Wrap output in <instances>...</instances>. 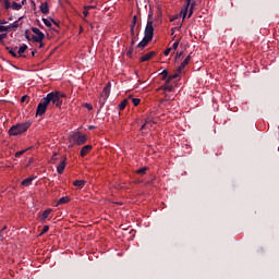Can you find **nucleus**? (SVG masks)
Segmentation results:
<instances>
[{"label":"nucleus","instance_id":"obj_1","mask_svg":"<svg viewBox=\"0 0 279 279\" xmlns=\"http://www.w3.org/2000/svg\"><path fill=\"white\" fill-rule=\"evenodd\" d=\"M62 97H65V95L61 92H52L49 93L44 99L48 105L53 104L54 106L60 107V105L62 104Z\"/></svg>","mask_w":279,"mask_h":279},{"label":"nucleus","instance_id":"obj_2","mask_svg":"<svg viewBox=\"0 0 279 279\" xmlns=\"http://www.w3.org/2000/svg\"><path fill=\"white\" fill-rule=\"evenodd\" d=\"M27 130H29V122L13 125L9 130V134H10V136H19V134H23V133L27 132Z\"/></svg>","mask_w":279,"mask_h":279},{"label":"nucleus","instance_id":"obj_3","mask_svg":"<svg viewBox=\"0 0 279 279\" xmlns=\"http://www.w3.org/2000/svg\"><path fill=\"white\" fill-rule=\"evenodd\" d=\"M111 84L108 83L102 90V94L100 95V99H99V104H100V108H104V106H106V101H108V97H110V88H111Z\"/></svg>","mask_w":279,"mask_h":279},{"label":"nucleus","instance_id":"obj_4","mask_svg":"<svg viewBox=\"0 0 279 279\" xmlns=\"http://www.w3.org/2000/svg\"><path fill=\"white\" fill-rule=\"evenodd\" d=\"M32 32L34 34L32 36V39L34 40V43H40L39 47H43V40H45V34L40 32V29L37 27H33Z\"/></svg>","mask_w":279,"mask_h":279},{"label":"nucleus","instance_id":"obj_5","mask_svg":"<svg viewBox=\"0 0 279 279\" xmlns=\"http://www.w3.org/2000/svg\"><path fill=\"white\" fill-rule=\"evenodd\" d=\"M144 37L150 38V40H154V21L148 20L145 31H144Z\"/></svg>","mask_w":279,"mask_h":279},{"label":"nucleus","instance_id":"obj_6","mask_svg":"<svg viewBox=\"0 0 279 279\" xmlns=\"http://www.w3.org/2000/svg\"><path fill=\"white\" fill-rule=\"evenodd\" d=\"M195 5H197V2L195 0H190V2L185 1L184 8L181 10V15L183 16V20L186 19V14H189V9H195Z\"/></svg>","mask_w":279,"mask_h":279},{"label":"nucleus","instance_id":"obj_7","mask_svg":"<svg viewBox=\"0 0 279 279\" xmlns=\"http://www.w3.org/2000/svg\"><path fill=\"white\" fill-rule=\"evenodd\" d=\"M72 141H73L74 145H84V143H86V141H87V137L84 134L74 133L72 135Z\"/></svg>","mask_w":279,"mask_h":279},{"label":"nucleus","instance_id":"obj_8","mask_svg":"<svg viewBox=\"0 0 279 279\" xmlns=\"http://www.w3.org/2000/svg\"><path fill=\"white\" fill-rule=\"evenodd\" d=\"M47 106H49L48 102H46L45 98L39 102V105L37 106V112L36 114H38L39 117H43V114H45V112H47Z\"/></svg>","mask_w":279,"mask_h":279},{"label":"nucleus","instance_id":"obj_9","mask_svg":"<svg viewBox=\"0 0 279 279\" xmlns=\"http://www.w3.org/2000/svg\"><path fill=\"white\" fill-rule=\"evenodd\" d=\"M191 63V53L183 60V62L179 65L178 72L182 73L184 69H186L187 64Z\"/></svg>","mask_w":279,"mask_h":279},{"label":"nucleus","instance_id":"obj_10","mask_svg":"<svg viewBox=\"0 0 279 279\" xmlns=\"http://www.w3.org/2000/svg\"><path fill=\"white\" fill-rule=\"evenodd\" d=\"M154 56H156V51H150V52L142 56L140 58V62H149V60H151V58H154Z\"/></svg>","mask_w":279,"mask_h":279},{"label":"nucleus","instance_id":"obj_11","mask_svg":"<svg viewBox=\"0 0 279 279\" xmlns=\"http://www.w3.org/2000/svg\"><path fill=\"white\" fill-rule=\"evenodd\" d=\"M93 149V145H85L82 147L81 151H80V156L82 158H84V156H86L87 154L90 153V150Z\"/></svg>","mask_w":279,"mask_h":279},{"label":"nucleus","instance_id":"obj_12","mask_svg":"<svg viewBox=\"0 0 279 279\" xmlns=\"http://www.w3.org/2000/svg\"><path fill=\"white\" fill-rule=\"evenodd\" d=\"M149 43H151V39L144 36V38L141 40V43L137 45V47L140 49H145V47H147V45H149Z\"/></svg>","mask_w":279,"mask_h":279},{"label":"nucleus","instance_id":"obj_13","mask_svg":"<svg viewBox=\"0 0 279 279\" xmlns=\"http://www.w3.org/2000/svg\"><path fill=\"white\" fill-rule=\"evenodd\" d=\"M39 10L43 14H49V3L43 2L39 7Z\"/></svg>","mask_w":279,"mask_h":279},{"label":"nucleus","instance_id":"obj_14","mask_svg":"<svg viewBox=\"0 0 279 279\" xmlns=\"http://www.w3.org/2000/svg\"><path fill=\"white\" fill-rule=\"evenodd\" d=\"M34 180H36V177H29L27 179H24L22 181V186H32V182H34Z\"/></svg>","mask_w":279,"mask_h":279},{"label":"nucleus","instance_id":"obj_15","mask_svg":"<svg viewBox=\"0 0 279 279\" xmlns=\"http://www.w3.org/2000/svg\"><path fill=\"white\" fill-rule=\"evenodd\" d=\"M44 24L46 27H51V25H58L53 19L48 17V19H43Z\"/></svg>","mask_w":279,"mask_h":279},{"label":"nucleus","instance_id":"obj_16","mask_svg":"<svg viewBox=\"0 0 279 279\" xmlns=\"http://www.w3.org/2000/svg\"><path fill=\"white\" fill-rule=\"evenodd\" d=\"M159 90H167L168 93H172L173 92V85H169V82L167 83L166 81V84H163Z\"/></svg>","mask_w":279,"mask_h":279},{"label":"nucleus","instance_id":"obj_17","mask_svg":"<svg viewBox=\"0 0 279 279\" xmlns=\"http://www.w3.org/2000/svg\"><path fill=\"white\" fill-rule=\"evenodd\" d=\"M84 184H86L85 180H76L73 182V186H75L76 189H83Z\"/></svg>","mask_w":279,"mask_h":279},{"label":"nucleus","instance_id":"obj_18","mask_svg":"<svg viewBox=\"0 0 279 279\" xmlns=\"http://www.w3.org/2000/svg\"><path fill=\"white\" fill-rule=\"evenodd\" d=\"M71 202V198L69 196H63L57 202V206H60L61 204H69Z\"/></svg>","mask_w":279,"mask_h":279},{"label":"nucleus","instance_id":"obj_19","mask_svg":"<svg viewBox=\"0 0 279 279\" xmlns=\"http://www.w3.org/2000/svg\"><path fill=\"white\" fill-rule=\"evenodd\" d=\"M49 215H51V209H46L40 216V221H45L46 219H48Z\"/></svg>","mask_w":279,"mask_h":279},{"label":"nucleus","instance_id":"obj_20","mask_svg":"<svg viewBox=\"0 0 279 279\" xmlns=\"http://www.w3.org/2000/svg\"><path fill=\"white\" fill-rule=\"evenodd\" d=\"M66 167V163L64 161H61L59 166L57 167L58 173H64V168Z\"/></svg>","mask_w":279,"mask_h":279},{"label":"nucleus","instance_id":"obj_21","mask_svg":"<svg viewBox=\"0 0 279 279\" xmlns=\"http://www.w3.org/2000/svg\"><path fill=\"white\" fill-rule=\"evenodd\" d=\"M128 106V99H124L121 101V104L118 106L119 110L122 111V110H125Z\"/></svg>","mask_w":279,"mask_h":279},{"label":"nucleus","instance_id":"obj_22","mask_svg":"<svg viewBox=\"0 0 279 279\" xmlns=\"http://www.w3.org/2000/svg\"><path fill=\"white\" fill-rule=\"evenodd\" d=\"M147 167H142L141 169L136 170L135 173L138 175H145V173H147Z\"/></svg>","mask_w":279,"mask_h":279},{"label":"nucleus","instance_id":"obj_23","mask_svg":"<svg viewBox=\"0 0 279 279\" xmlns=\"http://www.w3.org/2000/svg\"><path fill=\"white\" fill-rule=\"evenodd\" d=\"M177 77H180V72L178 73H174L172 75H169L168 78H167V83L173 81V80H177Z\"/></svg>","mask_w":279,"mask_h":279},{"label":"nucleus","instance_id":"obj_24","mask_svg":"<svg viewBox=\"0 0 279 279\" xmlns=\"http://www.w3.org/2000/svg\"><path fill=\"white\" fill-rule=\"evenodd\" d=\"M23 3H24V1H22L21 4H20V3H16V2H13V3H12L13 10H21V9L23 8Z\"/></svg>","mask_w":279,"mask_h":279},{"label":"nucleus","instance_id":"obj_25","mask_svg":"<svg viewBox=\"0 0 279 279\" xmlns=\"http://www.w3.org/2000/svg\"><path fill=\"white\" fill-rule=\"evenodd\" d=\"M25 51H27V46L26 45L20 47L17 53H19V56H23L25 53Z\"/></svg>","mask_w":279,"mask_h":279},{"label":"nucleus","instance_id":"obj_26","mask_svg":"<svg viewBox=\"0 0 279 279\" xmlns=\"http://www.w3.org/2000/svg\"><path fill=\"white\" fill-rule=\"evenodd\" d=\"M160 75H162V80L165 81V80H167V77L169 78V71L163 70V71L160 73Z\"/></svg>","mask_w":279,"mask_h":279},{"label":"nucleus","instance_id":"obj_27","mask_svg":"<svg viewBox=\"0 0 279 279\" xmlns=\"http://www.w3.org/2000/svg\"><path fill=\"white\" fill-rule=\"evenodd\" d=\"M137 21H138V16L134 15L133 19H132L131 27H136Z\"/></svg>","mask_w":279,"mask_h":279},{"label":"nucleus","instance_id":"obj_28","mask_svg":"<svg viewBox=\"0 0 279 279\" xmlns=\"http://www.w3.org/2000/svg\"><path fill=\"white\" fill-rule=\"evenodd\" d=\"M16 27H19V21H15L14 23L9 25V29H14Z\"/></svg>","mask_w":279,"mask_h":279},{"label":"nucleus","instance_id":"obj_29","mask_svg":"<svg viewBox=\"0 0 279 279\" xmlns=\"http://www.w3.org/2000/svg\"><path fill=\"white\" fill-rule=\"evenodd\" d=\"M47 232H49V226H45V227L43 228V231L40 232L39 236H43V234H45V233H47Z\"/></svg>","mask_w":279,"mask_h":279},{"label":"nucleus","instance_id":"obj_30","mask_svg":"<svg viewBox=\"0 0 279 279\" xmlns=\"http://www.w3.org/2000/svg\"><path fill=\"white\" fill-rule=\"evenodd\" d=\"M132 104L138 106L141 104V98H132Z\"/></svg>","mask_w":279,"mask_h":279},{"label":"nucleus","instance_id":"obj_31","mask_svg":"<svg viewBox=\"0 0 279 279\" xmlns=\"http://www.w3.org/2000/svg\"><path fill=\"white\" fill-rule=\"evenodd\" d=\"M194 10H195V9H193V8H191V7L187 9V14H189V15H187V19H191V16H193V11H194Z\"/></svg>","mask_w":279,"mask_h":279},{"label":"nucleus","instance_id":"obj_32","mask_svg":"<svg viewBox=\"0 0 279 279\" xmlns=\"http://www.w3.org/2000/svg\"><path fill=\"white\" fill-rule=\"evenodd\" d=\"M9 52L11 53V56H13V58H16V48H11Z\"/></svg>","mask_w":279,"mask_h":279},{"label":"nucleus","instance_id":"obj_33","mask_svg":"<svg viewBox=\"0 0 279 279\" xmlns=\"http://www.w3.org/2000/svg\"><path fill=\"white\" fill-rule=\"evenodd\" d=\"M145 128H149V120H145V123L142 125L141 130H145Z\"/></svg>","mask_w":279,"mask_h":279},{"label":"nucleus","instance_id":"obj_34","mask_svg":"<svg viewBox=\"0 0 279 279\" xmlns=\"http://www.w3.org/2000/svg\"><path fill=\"white\" fill-rule=\"evenodd\" d=\"M8 29H10L9 26L0 25V33H1V32H8Z\"/></svg>","mask_w":279,"mask_h":279},{"label":"nucleus","instance_id":"obj_35","mask_svg":"<svg viewBox=\"0 0 279 279\" xmlns=\"http://www.w3.org/2000/svg\"><path fill=\"white\" fill-rule=\"evenodd\" d=\"M8 38V34H0V43Z\"/></svg>","mask_w":279,"mask_h":279},{"label":"nucleus","instance_id":"obj_36","mask_svg":"<svg viewBox=\"0 0 279 279\" xmlns=\"http://www.w3.org/2000/svg\"><path fill=\"white\" fill-rule=\"evenodd\" d=\"M27 150H20L15 154V158H19V156H23V154Z\"/></svg>","mask_w":279,"mask_h":279},{"label":"nucleus","instance_id":"obj_37","mask_svg":"<svg viewBox=\"0 0 279 279\" xmlns=\"http://www.w3.org/2000/svg\"><path fill=\"white\" fill-rule=\"evenodd\" d=\"M84 107L87 108V110L89 111L93 110V105L90 104H85Z\"/></svg>","mask_w":279,"mask_h":279},{"label":"nucleus","instance_id":"obj_38","mask_svg":"<svg viewBox=\"0 0 279 279\" xmlns=\"http://www.w3.org/2000/svg\"><path fill=\"white\" fill-rule=\"evenodd\" d=\"M179 45H180V41H175L173 45H172V49H178V47H179Z\"/></svg>","mask_w":279,"mask_h":279},{"label":"nucleus","instance_id":"obj_39","mask_svg":"<svg viewBox=\"0 0 279 279\" xmlns=\"http://www.w3.org/2000/svg\"><path fill=\"white\" fill-rule=\"evenodd\" d=\"M163 53L165 56H169L171 53V48H167Z\"/></svg>","mask_w":279,"mask_h":279},{"label":"nucleus","instance_id":"obj_40","mask_svg":"<svg viewBox=\"0 0 279 279\" xmlns=\"http://www.w3.org/2000/svg\"><path fill=\"white\" fill-rule=\"evenodd\" d=\"M132 53H134V49H130L128 52H126V56H129V58H130V56H132Z\"/></svg>","mask_w":279,"mask_h":279},{"label":"nucleus","instance_id":"obj_41","mask_svg":"<svg viewBox=\"0 0 279 279\" xmlns=\"http://www.w3.org/2000/svg\"><path fill=\"white\" fill-rule=\"evenodd\" d=\"M131 37L134 38V26H131Z\"/></svg>","mask_w":279,"mask_h":279},{"label":"nucleus","instance_id":"obj_42","mask_svg":"<svg viewBox=\"0 0 279 279\" xmlns=\"http://www.w3.org/2000/svg\"><path fill=\"white\" fill-rule=\"evenodd\" d=\"M183 53H184L183 51L177 53L175 58H177V59H178V58H182Z\"/></svg>","mask_w":279,"mask_h":279},{"label":"nucleus","instance_id":"obj_43","mask_svg":"<svg viewBox=\"0 0 279 279\" xmlns=\"http://www.w3.org/2000/svg\"><path fill=\"white\" fill-rule=\"evenodd\" d=\"M84 16H88V10L85 8L83 11Z\"/></svg>","mask_w":279,"mask_h":279},{"label":"nucleus","instance_id":"obj_44","mask_svg":"<svg viewBox=\"0 0 279 279\" xmlns=\"http://www.w3.org/2000/svg\"><path fill=\"white\" fill-rule=\"evenodd\" d=\"M8 23V21L5 20H0V25H5Z\"/></svg>","mask_w":279,"mask_h":279},{"label":"nucleus","instance_id":"obj_45","mask_svg":"<svg viewBox=\"0 0 279 279\" xmlns=\"http://www.w3.org/2000/svg\"><path fill=\"white\" fill-rule=\"evenodd\" d=\"M26 99H27V96H23V97L21 98V102L24 104V101H26Z\"/></svg>","mask_w":279,"mask_h":279},{"label":"nucleus","instance_id":"obj_46","mask_svg":"<svg viewBox=\"0 0 279 279\" xmlns=\"http://www.w3.org/2000/svg\"><path fill=\"white\" fill-rule=\"evenodd\" d=\"M4 230H8V227L4 226L0 229L1 234L4 232Z\"/></svg>","mask_w":279,"mask_h":279},{"label":"nucleus","instance_id":"obj_47","mask_svg":"<svg viewBox=\"0 0 279 279\" xmlns=\"http://www.w3.org/2000/svg\"><path fill=\"white\" fill-rule=\"evenodd\" d=\"M87 10H95V5H88L86 7Z\"/></svg>","mask_w":279,"mask_h":279},{"label":"nucleus","instance_id":"obj_48","mask_svg":"<svg viewBox=\"0 0 279 279\" xmlns=\"http://www.w3.org/2000/svg\"><path fill=\"white\" fill-rule=\"evenodd\" d=\"M135 43H136V37H132L131 45H135Z\"/></svg>","mask_w":279,"mask_h":279},{"label":"nucleus","instance_id":"obj_49","mask_svg":"<svg viewBox=\"0 0 279 279\" xmlns=\"http://www.w3.org/2000/svg\"><path fill=\"white\" fill-rule=\"evenodd\" d=\"M148 128H151L154 125V122L151 120H148Z\"/></svg>","mask_w":279,"mask_h":279},{"label":"nucleus","instance_id":"obj_50","mask_svg":"<svg viewBox=\"0 0 279 279\" xmlns=\"http://www.w3.org/2000/svg\"><path fill=\"white\" fill-rule=\"evenodd\" d=\"M165 101H169V98H167V95L163 99H161V104L165 102Z\"/></svg>","mask_w":279,"mask_h":279},{"label":"nucleus","instance_id":"obj_51","mask_svg":"<svg viewBox=\"0 0 279 279\" xmlns=\"http://www.w3.org/2000/svg\"><path fill=\"white\" fill-rule=\"evenodd\" d=\"M95 128H96L95 125H89L88 130H95Z\"/></svg>","mask_w":279,"mask_h":279},{"label":"nucleus","instance_id":"obj_52","mask_svg":"<svg viewBox=\"0 0 279 279\" xmlns=\"http://www.w3.org/2000/svg\"><path fill=\"white\" fill-rule=\"evenodd\" d=\"M25 34H26V38H27V39H29V35H28V34H29V32H27V31H26V33H25Z\"/></svg>","mask_w":279,"mask_h":279},{"label":"nucleus","instance_id":"obj_53","mask_svg":"<svg viewBox=\"0 0 279 279\" xmlns=\"http://www.w3.org/2000/svg\"><path fill=\"white\" fill-rule=\"evenodd\" d=\"M0 241H3V234H1V231H0Z\"/></svg>","mask_w":279,"mask_h":279},{"label":"nucleus","instance_id":"obj_54","mask_svg":"<svg viewBox=\"0 0 279 279\" xmlns=\"http://www.w3.org/2000/svg\"><path fill=\"white\" fill-rule=\"evenodd\" d=\"M32 56H36V51H32Z\"/></svg>","mask_w":279,"mask_h":279},{"label":"nucleus","instance_id":"obj_55","mask_svg":"<svg viewBox=\"0 0 279 279\" xmlns=\"http://www.w3.org/2000/svg\"><path fill=\"white\" fill-rule=\"evenodd\" d=\"M185 1H187V3H191V0H185Z\"/></svg>","mask_w":279,"mask_h":279},{"label":"nucleus","instance_id":"obj_56","mask_svg":"<svg viewBox=\"0 0 279 279\" xmlns=\"http://www.w3.org/2000/svg\"><path fill=\"white\" fill-rule=\"evenodd\" d=\"M171 32H172V34H173V32H174V28H172V29H171Z\"/></svg>","mask_w":279,"mask_h":279},{"label":"nucleus","instance_id":"obj_57","mask_svg":"<svg viewBox=\"0 0 279 279\" xmlns=\"http://www.w3.org/2000/svg\"><path fill=\"white\" fill-rule=\"evenodd\" d=\"M90 27H92V29H93V27H94L93 24L90 25Z\"/></svg>","mask_w":279,"mask_h":279}]
</instances>
